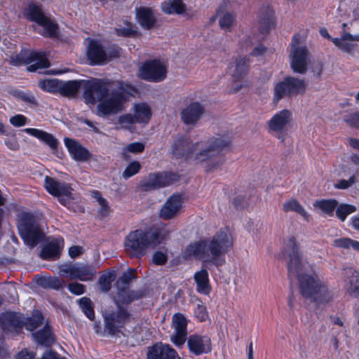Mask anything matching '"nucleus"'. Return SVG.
<instances>
[{"instance_id":"nucleus-10","label":"nucleus","mask_w":359,"mask_h":359,"mask_svg":"<svg viewBox=\"0 0 359 359\" xmlns=\"http://www.w3.org/2000/svg\"><path fill=\"white\" fill-rule=\"evenodd\" d=\"M59 273L61 276L67 275L71 279L88 281L93 280L96 274V269L90 264L65 263L59 266Z\"/></svg>"},{"instance_id":"nucleus-32","label":"nucleus","mask_w":359,"mask_h":359,"mask_svg":"<svg viewBox=\"0 0 359 359\" xmlns=\"http://www.w3.org/2000/svg\"><path fill=\"white\" fill-rule=\"evenodd\" d=\"M117 295L118 303L128 304L134 300L141 299L143 296L142 292L140 291L130 290L129 286L124 287L121 285H117Z\"/></svg>"},{"instance_id":"nucleus-40","label":"nucleus","mask_w":359,"mask_h":359,"mask_svg":"<svg viewBox=\"0 0 359 359\" xmlns=\"http://www.w3.org/2000/svg\"><path fill=\"white\" fill-rule=\"evenodd\" d=\"M163 11L168 14H182L186 9L182 0H168L162 6Z\"/></svg>"},{"instance_id":"nucleus-53","label":"nucleus","mask_w":359,"mask_h":359,"mask_svg":"<svg viewBox=\"0 0 359 359\" xmlns=\"http://www.w3.org/2000/svg\"><path fill=\"white\" fill-rule=\"evenodd\" d=\"M356 182L355 176L353 175L349 177L348 180H340L337 184H334V187L338 189H346L352 186Z\"/></svg>"},{"instance_id":"nucleus-34","label":"nucleus","mask_w":359,"mask_h":359,"mask_svg":"<svg viewBox=\"0 0 359 359\" xmlns=\"http://www.w3.org/2000/svg\"><path fill=\"white\" fill-rule=\"evenodd\" d=\"M250 62V59L247 56L236 60L235 69L232 73V77L236 81H241L247 75Z\"/></svg>"},{"instance_id":"nucleus-9","label":"nucleus","mask_w":359,"mask_h":359,"mask_svg":"<svg viewBox=\"0 0 359 359\" xmlns=\"http://www.w3.org/2000/svg\"><path fill=\"white\" fill-rule=\"evenodd\" d=\"M116 311L106 312L103 315L104 330L109 335L114 336L121 332V329L130 321L131 314L116 302Z\"/></svg>"},{"instance_id":"nucleus-55","label":"nucleus","mask_w":359,"mask_h":359,"mask_svg":"<svg viewBox=\"0 0 359 359\" xmlns=\"http://www.w3.org/2000/svg\"><path fill=\"white\" fill-rule=\"evenodd\" d=\"M144 144H142L141 142H138L130 143V144H128L125 148V151L130 152V153H133V154L141 153L144 151Z\"/></svg>"},{"instance_id":"nucleus-50","label":"nucleus","mask_w":359,"mask_h":359,"mask_svg":"<svg viewBox=\"0 0 359 359\" xmlns=\"http://www.w3.org/2000/svg\"><path fill=\"white\" fill-rule=\"evenodd\" d=\"M234 21V16L230 13H226L219 19V24L222 28H230Z\"/></svg>"},{"instance_id":"nucleus-51","label":"nucleus","mask_w":359,"mask_h":359,"mask_svg":"<svg viewBox=\"0 0 359 359\" xmlns=\"http://www.w3.org/2000/svg\"><path fill=\"white\" fill-rule=\"evenodd\" d=\"M69 291L76 295H80L86 292V287L84 285L79 283H71L67 285Z\"/></svg>"},{"instance_id":"nucleus-27","label":"nucleus","mask_w":359,"mask_h":359,"mask_svg":"<svg viewBox=\"0 0 359 359\" xmlns=\"http://www.w3.org/2000/svg\"><path fill=\"white\" fill-rule=\"evenodd\" d=\"M71 186L65 182H62L56 179L46 176L44 179V187L46 191L54 196H60L61 194H69V187Z\"/></svg>"},{"instance_id":"nucleus-42","label":"nucleus","mask_w":359,"mask_h":359,"mask_svg":"<svg viewBox=\"0 0 359 359\" xmlns=\"http://www.w3.org/2000/svg\"><path fill=\"white\" fill-rule=\"evenodd\" d=\"M79 304L86 316L90 320L95 319L93 304L88 297H83L79 299Z\"/></svg>"},{"instance_id":"nucleus-17","label":"nucleus","mask_w":359,"mask_h":359,"mask_svg":"<svg viewBox=\"0 0 359 359\" xmlns=\"http://www.w3.org/2000/svg\"><path fill=\"white\" fill-rule=\"evenodd\" d=\"M187 346L189 352L196 356L208 353L212 351L211 340L207 335L191 334L187 338Z\"/></svg>"},{"instance_id":"nucleus-54","label":"nucleus","mask_w":359,"mask_h":359,"mask_svg":"<svg viewBox=\"0 0 359 359\" xmlns=\"http://www.w3.org/2000/svg\"><path fill=\"white\" fill-rule=\"evenodd\" d=\"M194 315L199 320V321H205L208 316L206 307L202 304H198L194 310Z\"/></svg>"},{"instance_id":"nucleus-25","label":"nucleus","mask_w":359,"mask_h":359,"mask_svg":"<svg viewBox=\"0 0 359 359\" xmlns=\"http://www.w3.org/2000/svg\"><path fill=\"white\" fill-rule=\"evenodd\" d=\"M135 11L137 21L143 29L149 30L154 27L156 18L151 8L140 6L136 8Z\"/></svg>"},{"instance_id":"nucleus-45","label":"nucleus","mask_w":359,"mask_h":359,"mask_svg":"<svg viewBox=\"0 0 359 359\" xmlns=\"http://www.w3.org/2000/svg\"><path fill=\"white\" fill-rule=\"evenodd\" d=\"M336 215L342 222H344L347 216L356 211V207L353 205L342 203L337 205L336 208Z\"/></svg>"},{"instance_id":"nucleus-58","label":"nucleus","mask_w":359,"mask_h":359,"mask_svg":"<svg viewBox=\"0 0 359 359\" xmlns=\"http://www.w3.org/2000/svg\"><path fill=\"white\" fill-rule=\"evenodd\" d=\"M26 122L27 118L22 114L15 115L10 118L11 124L15 127L23 126L26 124Z\"/></svg>"},{"instance_id":"nucleus-20","label":"nucleus","mask_w":359,"mask_h":359,"mask_svg":"<svg viewBox=\"0 0 359 359\" xmlns=\"http://www.w3.org/2000/svg\"><path fill=\"white\" fill-rule=\"evenodd\" d=\"M183 198L180 195L173 194L169 197L160 211V217L170 219L177 215L182 208Z\"/></svg>"},{"instance_id":"nucleus-52","label":"nucleus","mask_w":359,"mask_h":359,"mask_svg":"<svg viewBox=\"0 0 359 359\" xmlns=\"http://www.w3.org/2000/svg\"><path fill=\"white\" fill-rule=\"evenodd\" d=\"M116 34L123 37H133L137 34V31L132 27H121L116 29Z\"/></svg>"},{"instance_id":"nucleus-30","label":"nucleus","mask_w":359,"mask_h":359,"mask_svg":"<svg viewBox=\"0 0 359 359\" xmlns=\"http://www.w3.org/2000/svg\"><path fill=\"white\" fill-rule=\"evenodd\" d=\"M25 15L31 22L39 24L47 16L44 14L40 4L31 2L25 10Z\"/></svg>"},{"instance_id":"nucleus-15","label":"nucleus","mask_w":359,"mask_h":359,"mask_svg":"<svg viewBox=\"0 0 359 359\" xmlns=\"http://www.w3.org/2000/svg\"><path fill=\"white\" fill-rule=\"evenodd\" d=\"M205 113V107L204 104L198 101H192L182 109L180 117L184 124L195 126L203 118Z\"/></svg>"},{"instance_id":"nucleus-5","label":"nucleus","mask_w":359,"mask_h":359,"mask_svg":"<svg viewBox=\"0 0 359 359\" xmlns=\"http://www.w3.org/2000/svg\"><path fill=\"white\" fill-rule=\"evenodd\" d=\"M130 96V91H83V97L87 104L97 103L96 114L100 117L116 115L126 109Z\"/></svg>"},{"instance_id":"nucleus-16","label":"nucleus","mask_w":359,"mask_h":359,"mask_svg":"<svg viewBox=\"0 0 359 359\" xmlns=\"http://www.w3.org/2000/svg\"><path fill=\"white\" fill-rule=\"evenodd\" d=\"M172 327L173 334L170 337L171 341L177 346L180 347L184 344L187 336V320L184 316L180 313L173 315Z\"/></svg>"},{"instance_id":"nucleus-33","label":"nucleus","mask_w":359,"mask_h":359,"mask_svg":"<svg viewBox=\"0 0 359 359\" xmlns=\"http://www.w3.org/2000/svg\"><path fill=\"white\" fill-rule=\"evenodd\" d=\"M304 81L293 76H286L282 81L277 83L273 90H304Z\"/></svg>"},{"instance_id":"nucleus-59","label":"nucleus","mask_w":359,"mask_h":359,"mask_svg":"<svg viewBox=\"0 0 359 359\" xmlns=\"http://www.w3.org/2000/svg\"><path fill=\"white\" fill-rule=\"evenodd\" d=\"M46 285L48 287L54 290H60L62 287V284L60 279L57 277L50 278L46 280Z\"/></svg>"},{"instance_id":"nucleus-44","label":"nucleus","mask_w":359,"mask_h":359,"mask_svg":"<svg viewBox=\"0 0 359 359\" xmlns=\"http://www.w3.org/2000/svg\"><path fill=\"white\" fill-rule=\"evenodd\" d=\"M334 245L344 249L353 248L359 252V241L352 240L349 238H341L334 241Z\"/></svg>"},{"instance_id":"nucleus-28","label":"nucleus","mask_w":359,"mask_h":359,"mask_svg":"<svg viewBox=\"0 0 359 359\" xmlns=\"http://www.w3.org/2000/svg\"><path fill=\"white\" fill-rule=\"evenodd\" d=\"M25 133L27 134L32 135L39 140L45 142L48 144L52 149H57V145L59 144L57 140L52 135L46 131L32 128H27L23 130Z\"/></svg>"},{"instance_id":"nucleus-61","label":"nucleus","mask_w":359,"mask_h":359,"mask_svg":"<svg viewBox=\"0 0 359 359\" xmlns=\"http://www.w3.org/2000/svg\"><path fill=\"white\" fill-rule=\"evenodd\" d=\"M296 91H275L273 96V102L275 104L285 97H291L294 95V93Z\"/></svg>"},{"instance_id":"nucleus-57","label":"nucleus","mask_w":359,"mask_h":359,"mask_svg":"<svg viewBox=\"0 0 359 359\" xmlns=\"http://www.w3.org/2000/svg\"><path fill=\"white\" fill-rule=\"evenodd\" d=\"M118 122L120 124L126 126H129L137 123L134 115L131 114H126L120 116L118 118Z\"/></svg>"},{"instance_id":"nucleus-62","label":"nucleus","mask_w":359,"mask_h":359,"mask_svg":"<svg viewBox=\"0 0 359 359\" xmlns=\"http://www.w3.org/2000/svg\"><path fill=\"white\" fill-rule=\"evenodd\" d=\"M267 48L262 43L258 44L250 52V55L252 57H259L263 55L267 51Z\"/></svg>"},{"instance_id":"nucleus-2","label":"nucleus","mask_w":359,"mask_h":359,"mask_svg":"<svg viewBox=\"0 0 359 359\" xmlns=\"http://www.w3.org/2000/svg\"><path fill=\"white\" fill-rule=\"evenodd\" d=\"M229 144V142L221 137L194 144L187 137H180L175 140L172 149L176 158H184L196 163H205L206 171H211L223 164L224 160L222 151Z\"/></svg>"},{"instance_id":"nucleus-31","label":"nucleus","mask_w":359,"mask_h":359,"mask_svg":"<svg viewBox=\"0 0 359 359\" xmlns=\"http://www.w3.org/2000/svg\"><path fill=\"white\" fill-rule=\"evenodd\" d=\"M133 112L137 123H148L152 114L150 107L145 102L135 104L133 105Z\"/></svg>"},{"instance_id":"nucleus-41","label":"nucleus","mask_w":359,"mask_h":359,"mask_svg":"<svg viewBox=\"0 0 359 359\" xmlns=\"http://www.w3.org/2000/svg\"><path fill=\"white\" fill-rule=\"evenodd\" d=\"M13 95L30 107L39 105L38 99L30 91H13Z\"/></svg>"},{"instance_id":"nucleus-8","label":"nucleus","mask_w":359,"mask_h":359,"mask_svg":"<svg viewBox=\"0 0 359 359\" xmlns=\"http://www.w3.org/2000/svg\"><path fill=\"white\" fill-rule=\"evenodd\" d=\"M166 65L158 58L146 60L138 67V78L151 83L163 81L167 77Z\"/></svg>"},{"instance_id":"nucleus-56","label":"nucleus","mask_w":359,"mask_h":359,"mask_svg":"<svg viewBox=\"0 0 359 359\" xmlns=\"http://www.w3.org/2000/svg\"><path fill=\"white\" fill-rule=\"evenodd\" d=\"M72 191V189L70 187H69V194H68L67 196L63 195V194L57 196V197L59 199L60 203L68 208H70V207L72 205V200L74 198Z\"/></svg>"},{"instance_id":"nucleus-63","label":"nucleus","mask_w":359,"mask_h":359,"mask_svg":"<svg viewBox=\"0 0 359 359\" xmlns=\"http://www.w3.org/2000/svg\"><path fill=\"white\" fill-rule=\"evenodd\" d=\"M16 359H35V353L25 349L18 354Z\"/></svg>"},{"instance_id":"nucleus-19","label":"nucleus","mask_w":359,"mask_h":359,"mask_svg":"<svg viewBox=\"0 0 359 359\" xmlns=\"http://www.w3.org/2000/svg\"><path fill=\"white\" fill-rule=\"evenodd\" d=\"M147 359H181L177 352L169 344L156 343L147 352Z\"/></svg>"},{"instance_id":"nucleus-4","label":"nucleus","mask_w":359,"mask_h":359,"mask_svg":"<svg viewBox=\"0 0 359 359\" xmlns=\"http://www.w3.org/2000/svg\"><path fill=\"white\" fill-rule=\"evenodd\" d=\"M168 234L163 228L146 227L132 231L125 238V252L131 258H141L148 249L161 244Z\"/></svg>"},{"instance_id":"nucleus-21","label":"nucleus","mask_w":359,"mask_h":359,"mask_svg":"<svg viewBox=\"0 0 359 359\" xmlns=\"http://www.w3.org/2000/svg\"><path fill=\"white\" fill-rule=\"evenodd\" d=\"M292 114L288 109H283L276 113L270 120L267 121V126L270 131L282 132L292 121Z\"/></svg>"},{"instance_id":"nucleus-18","label":"nucleus","mask_w":359,"mask_h":359,"mask_svg":"<svg viewBox=\"0 0 359 359\" xmlns=\"http://www.w3.org/2000/svg\"><path fill=\"white\" fill-rule=\"evenodd\" d=\"M344 289L351 297L359 299V273L351 266L342 269Z\"/></svg>"},{"instance_id":"nucleus-6","label":"nucleus","mask_w":359,"mask_h":359,"mask_svg":"<svg viewBox=\"0 0 359 359\" xmlns=\"http://www.w3.org/2000/svg\"><path fill=\"white\" fill-rule=\"evenodd\" d=\"M42 90H114V81L108 79L91 78L88 80H72L60 86L55 79H44L39 81Z\"/></svg>"},{"instance_id":"nucleus-46","label":"nucleus","mask_w":359,"mask_h":359,"mask_svg":"<svg viewBox=\"0 0 359 359\" xmlns=\"http://www.w3.org/2000/svg\"><path fill=\"white\" fill-rule=\"evenodd\" d=\"M141 168V165L137 161H133L128 164L122 175L124 179H128L137 174Z\"/></svg>"},{"instance_id":"nucleus-14","label":"nucleus","mask_w":359,"mask_h":359,"mask_svg":"<svg viewBox=\"0 0 359 359\" xmlns=\"http://www.w3.org/2000/svg\"><path fill=\"white\" fill-rule=\"evenodd\" d=\"M25 315L17 312H6L0 315V324L6 334H20L23 328Z\"/></svg>"},{"instance_id":"nucleus-38","label":"nucleus","mask_w":359,"mask_h":359,"mask_svg":"<svg viewBox=\"0 0 359 359\" xmlns=\"http://www.w3.org/2000/svg\"><path fill=\"white\" fill-rule=\"evenodd\" d=\"M337 205L338 201L335 199H321L316 201L313 203L315 208H319L323 213L330 217L333 216Z\"/></svg>"},{"instance_id":"nucleus-49","label":"nucleus","mask_w":359,"mask_h":359,"mask_svg":"<svg viewBox=\"0 0 359 359\" xmlns=\"http://www.w3.org/2000/svg\"><path fill=\"white\" fill-rule=\"evenodd\" d=\"M105 52L107 53V61H109L120 57L121 48L116 44H112L106 48Z\"/></svg>"},{"instance_id":"nucleus-22","label":"nucleus","mask_w":359,"mask_h":359,"mask_svg":"<svg viewBox=\"0 0 359 359\" xmlns=\"http://www.w3.org/2000/svg\"><path fill=\"white\" fill-rule=\"evenodd\" d=\"M104 46L96 40H91L89 42L87 57L90 65H102L107 62V55Z\"/></svg>"},{"instance_id":"nucleus-60","label":"nucleus","mask_w":359,"mask_h":359,"mask_svg":"<svg viewBox=\"0 0 359 359\" xmlns=\"http://www.w3.org/2000/svg\"><path fill=\"white\" fill-rule=\"evenodd\" d=\"M152 260L156 265H163L167 262V257L162 252H156L153 255Z\"/></svg>"},{"instance_id":"nucleus-37","label":"nucleus","mask_w":359,"mask_h":359,"mask_svg":"<svg viewBox=\"0 0 359 359\" xmlns=\"http://www.w3.org/2000/svg\"><path fill=\"white\" fill-rule=\"evenodd\" d=\"M32 335L38 344L41 345L50 346L53 341L50 327L48 324H46L41 330L33 333Z\"/></svg>"},{"instance_id":"nucleus-24","label":"nucleus","mask_w":359,"mask_h":359,"mask_svg":"<svg viewBox=\"0 0 359 359\" xmlns=\"http://www.w3.org/2000/svg\"><path fill=\"white\" fill-rule=\"evenodd\" d=\"M276 25L275 12L269 6L263 7L259 15V29L262 34H268Z\"/></svg>"},{"instance_id":"nucleus-47","label":"nucleus","mask_w":359,"mask_h":359,"mask_svg":"<svg viewBox=\"0 0 359 359\" xmlns=\"http://www.w3.org/2000/svg\"><path fill=\"white\" fill-rule=\"evenodd\" d=\"M343 120L348 126L359 129V111L344 116Z\"/></svg>"},{"instance_id":"nucleus-23","label":"nucleus","mask_w":359,"mask_h":359,"mask_svg":"<svg viewBox=\"0 0 359 359\" xmlns=\"http://www.w3.org/2000/svg\"><path fill=\"white\" fill-rule=\"evenodd\" d=\"M63 247V238H55L43 246L41 252V257L46 260H55L59 258Z\"/></svg>"},{"instance_id":"nucleus-1","label":"nucleus","mask_w":359,"mask_h":359,"mask_svg":"<svg viewBox=\"0 0 359 359\" xmlns=\"http://www.w3.org/2000/svg\"><path fill=\"white\" fill-rule=\"evenodd\" d=\"M282 256L287 259L288 278L298 280L300 293L305 299L318 305L328 303L333 299L332 291L316 273H306L310 265L302 258L295 237L289 236L284 240Z\"/></svg>"},{"instance_id":"nucleus-7","label":"nucleus","mask_w":359,"mask_h":359,"mask_svg":"<svg viewBox=\"0 0 359 359\" xmlns=\"http://www.w3.org/2000/svg\"><path fill=\"white\" fill-rule=\"evenodd\" d=\"M18 230L25 243L31 248L38 245L44 238L39 219L29 212H24L20 215Z\"/></svg>"},{"instance_id":"nucleus-35","label":"nucleus","mask_w":359,"mask_h":359,"mask_svg":"<svg viewBox=\"0 0 359 359\" xmlns=\"http://www.w3.org/2000/svg\"><path fill=\"white\" fill-rule=\"evenodd\" d=\"M43 27V30L40 32V34L46 38L54 39L59 36V26L53 21L49 17H46L38 24Z\"/></svg>"},{"instance_id":"nucleus-11","label":"nucleus","mask_w":359,"mask_h":359,"mask_svg":"<svg viewBox=\"0 0 359 359\" xmlns=\"http://www.w3.org/2000/svg\"><path fill=\"white\" fill-rule=\"evenodd\" d=\"M299 36L294 35L291 44L290 66L294 72L304 74L307 70L309 51L306 46H299Z\"/></svg>"},{"instance_id":"nucleus-26","label":"nucleus","mask_w":359,"mask_h":359,"mask_svg":"<svg viewBox=\"0 0 359 359\" xmlns=\"http://www.w3.org/2000/svg\"><path fill=\"white\" fill-rule=\"evenodd\" d=\"M65 144L72 157L77 161H87L90 157V152L74 140L66 137Z\"/></svg>"},{"instance_id":"nucleus-29","label":"nucleus","mask_w":359,"mask_h":359,"mask_svg":"<svg viewBox=\"0 0 359 359\" xmlns=\"http://www.w3.org/2000/svg\"><path fill=\"white\" fill-rule=\"evenodd\" d=\"M196 283V290L203 294H209L211 290L209 280V275L207 269H202L196 271L194 276Z\"/></svg>"},{"instance_id":"nucleus-3","label":"nucleus","mask_w":359,"mask_h":359,"mask_svg":"<svg viewBox=\"0 0 359 359\" xmlns=\"http://www.w3.org/2000/svg\"><path fill=\"white\" fill-rule=\"evenodd\" d=\"M233 238L227 230H219L212 237L191 243L184 250L187 258L194 257L203 265H213L217 268L223 266L224 255L233 247Z\"/></svg>"},{"instance_id":"nucleus-43","label":"nucleus","mask_w":359,"mask_h":359,"mask_svg":"<svg viewBox=\"0 0 359 359\" xmlns=\"http://www.w3.org/2000/svg\"><path fill=\"white\" fill-rule=\"evenodd\" d=\"M115 274L113 272H109L102 274L99 278L100 289L103 292H109L111 288V283L114 280Z\"/></svg>"},{"instance_id":"nucleus-12","label":"nucleus","mask_w":359,"mask_h":359,"mask_svg":"<svg viewBox=\"0 0 359 359\" xmlns=\"http://www.w3.org/2000/svg\"><path fill=\"white\" fill-rule=\"evenodd\" d=\"M177 174L171 172H156L149 174L141 181L140 187L142 191H148L166 187L177 181Z\"/></svg>"},{"instance_id":"nucleus-13","label":"nucleus","mask_w":359,"mask_h":359,"mask_svg":"<svg viewBox=\"0 0 359 359\" xmlns=\"http://www.w3.org/2000/svg\"><path fill=\"white\" fill-rule=\"evenodd\" d=\"M15 61L19 64L29 65L27 70L34 72L39 69L47 68L50 66L48 60L41 52L25 51L16 56Z\"/></svg>"},{"instance_id":"nucleus-64","label":"nucleus","mask_w":359,"mask_h":359,"mask_svg":"<svg viewBox=\"0 0 359 359\" xmlns=\"http://www.w3.org/2000/svg\"><path fill=\"white\" fill-rule=\"evenodd\" d=\"M41 359H66L57 353L53 351H46Z\"/></svg>"},{"instance_id":"nucleus-39","label":"nucleus","mask_w":359,"mask_h":359,"mask_svg":"<svg viewBox=\"0 0 359 359\" xmlns=\"http://www.w3.org/2000/svg\"><path fill=\"white\" fill-rule=\"evenodd\" d=\"M24 322L23 327L29 331H33L43 324V317L39 311H36L32 313L31 317L25 316Z\"/></svg>"},{"instance_id":"nucleus-48","label":"nucleus","mask_w":359,"mask_h":359,"mask_svg":"<svg viewBox=\"0 0 359 359\" xmlns=\"http://www.w3.org/2000/svg\"><path fill=\"white\" fill-rule=\"evenodd\" d=\"M135 278V275L134 274V271L130 269L127 271L123 273L116 284L117 285L128 287L129 286L130 281Z\"/></svg>"},{"instance_id":"nucleus-36","label":"nucleus","mask_w":359,"mask_h":359,"mask_svg":"<svg viewBox=\"0 0 359 359\" xmlns=\"http://www.w3.org/2000/svg\"><path fill=\"white\" fill-rule=\"evenodd\" d=\"M283 210L285 212H295L299 214L307 222L311 219V215L305 210L303 206L294 199L285 201L283 205Z\"/></svg>"}]
</instances>
